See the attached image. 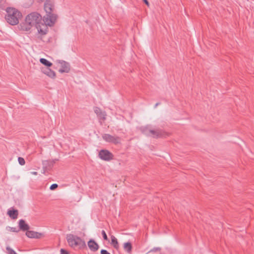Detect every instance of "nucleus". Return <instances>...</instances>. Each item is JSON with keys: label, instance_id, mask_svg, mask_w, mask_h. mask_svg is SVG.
Wrapping results in <instances>:
<instances>
[{"label": "nucleus", "instance_id": "1", "mask_svg": "<svg viewBox=\"0 0 254 254\" xmlns=\"http://www.w3.org/2000/svg\"><path fill=\"white\" fill-rule=\"evenodd\" d=\"M42 16L37 12H33L27 15L25 21L19 25V28L23 31H28L31 28L35 26L39 33L46 34V30L41 28V25L45 27L46 25L42 22Z\"/></svg>", "mask_w": 254, "mask_h": 254}, {"label": "nucleus", "instance_id": "2", "mask_svg": "<svg viewBox=\"0 0 254 254\" xmlns=\"http://www.w3.org/2000/svg\"><path fill=\"white\" fill-rule=\"evenodd\" d=\"M44 9L46 12V15L43 17V22L46 25L53 26L55 24L57 18V15L53 13L54 10L53 1L51 0H46L44 4Z\"/></svg>", "mask_w": 254, "mask_h": 254}, {"label": "nucleus", "instance_id": "3", "mask_svg": "<svg viewBox=\"0 0 254 254\" xmlns=\"http://www.w3.org/2000/svg\"><path fill=\"white\" fill-rule=\"evenodd\" d=\"M6 14L5 18L6 21L11 25H17L22 14L17 9L13 7H7L6 9Z\"/></svg>", "mask_w": 254, "mask_h": 254}, {"label": "nucleus", "instance_id": "4", "mask_svg": "<svg viewBox=\"0 0 254 254\" xmlns=\"http://www.w3.org/2000/svg\"><path fill=\"white\" fill-rule=\"evenodd\" d=\"M142 132L145 135L154 138H158L168 136L169 134L160 129H152L149 126L144 127L142 128Z\"/></svg>", "mask_w": 254, "mask_h": 254}, {"label": "nucleus", "instance_id": "5", "mask_svg": "<svg viewBox=\"0 0 254 254\" xmlns=\"http://www.w3.org/2000/svg\"><path fill=\"white\" fill-rule=\"evenodd\" d=\"M66 240L68 245L72 248L82 249L86 246L83 240L79 237L72 234L67 235Z\"/></svg>", "mask_w": 254, "mask_h": 254}, {"label": "nucleus", "instance_id": "6", "mask_svg": "<svg viewBox=\"0 0 254 254\" xmlns=\"http://www.w3.org/2000/svg\"><path fill=\"white\" fill-rule=\"evenodd\" d=\"M99 158L104 161H109L113 159V155L107 150L102 149L99 152Z\"/></svg>", "mask_w": 254, "mask_h": 254}, {"label": "nucleus", "instance_id": "7", "mask_svg": "<svg viewBox=\"0 0 254 254\" xmlns=\"http://www.w3.org/2000/svg\"><path fill=\"white\" fill-rule=\"evenodd\" d=\"M103 138L107 142L118 144L120 143V139L117 137L112 136L109 134H105L103 135Z\"/></svg>", "mask_w": 254, "mask_h": 254}, {"label": "nucleus", "instance_id": "8", "mask_svg": "<svg viewBox=\"0 0 254 254\" xmlns=\"http://www.w3.org/2000/svg\"><path fill=\"white\" fill-rule=\"evenodd\" d=\"M60 64H61V68L59 69V71L61 73H68L70 70V65L69 63L62 61L60 62Z\"/></svg>", "mask_w": 254, "mask_h": 254}, {"label": "nucleus", "instance_id": "9", "mask_svg": "<svg viewBox=\"0 0 254 254\" xmlns=\"http://www.w3.org/2000/svg\"><path fill=\"white\" fill-rule=\"evenodd\" d=\"M26 235L30 238H40L43 235L42 234L33 231H27Z\"/></svg>", "mask_w": 254, "mask_h": 254}, {"label": "nucleus", "instance_id": "10", "mask_svg": "<svg viewBox=\"0 0 254 254\" xmlns=\"http://www.w3.org/2000/svg\"><path fill=\"white\" fill-rule=\"evenodd\" d=\"M88 246L90 250L93 252L97 251L99 249V246L93 240L91 239L88 242Z\"/></svg>", "mask_w": 254, "mask_h": 254}, {"label": "nucleus", "instance_id": "11", "mask_svg": "<svg viewBox=\"0 0 254 254\" xmlns=\"http://www.w3.org/2000/svg\"><path fill=\"white\" fill-rule=\"evenodd\" d=\"M18 226L19 229L22 231H27L29 229V226L25 223V221L23 219H20L19 220Z\"/></svg>", "mask_w": 254, "mask_h": 254}, {"label": "nucleus", "instance_id": "12", "mask_svg": "<svg viewBox=\"0 0 254 254\" xmlns=\"http://www.w3.org/2000/svg\"><path fill=\"white\" fill-rule=\"evenodd\" d=\"M42 72L44 74L51 78H54L56 76V73L55 71L51 70L50 68L48 67L43 69Z\"/></svg>", "mask_w": 254, "mask_h": 254}, {"label": "nucleus", "instance_id": "13", "mask_svg": "<svg viewBox=\"0 0 254 254\" xmlns=\"http://www.w3.org/2000/svg\"><path fill=\"white\" fill-rule=\"evenodd\" d=\"M8 214L12 219H16L18 216V211L17 210H9L8 211Z\"/></svg>", "mask_w": 254, "mask_h": 254}, {"label": "nucleus", "instance_id": "14", "mask_svg": "<svg viewBox=\"0 0 254 254\" xmlns=\"http://www.w3.org/2000/svg\"><path fill=\"white\" fill-rule=\"evenodd\" d=\"M40 62L43 64L46 65L48 67H50L52 65V63L44 58H41Z\"/></svg>", "mask_w": 254, "mask_h": 254}, {"label": "nucleus", "instance_id": "15", "mask_svg": "<svg viewBox=\"0 0 254 254\" xmlns=\"http://www.w3.org/2000/svg\"><path fill=\"white\" fill-rule=\"evenodd\" d=\"M111 244L115 249H118L119 247L117 239L114 236H111Z\"/></svg>", "mask_w": 254, "mask_h": 254}, {"label": "nucleus", "instance_id": "16", "mask_svg": "<svg viewBox=\"0 0 254 254\" xmlns=\"http://www.w3.org/2000/svg\"><path fill=\"white\" fill-rule=\"evenodd\" d=\"M6 250L7 251L8 254H17L9 246L6 247Z\"/></svg>", "mask_w": 254, "mask_h": 254}, {"label": "nucleus", "instance_id": "17", "mask_svg": "<svg viewBox=\"0 0 254 254\" xmlns=\"http://www.w3.org/2000/svg\"><path fill=\"white\" fill-rule=\"evenodd\" d=\"M18 161L19 162V164L21 165H24L25 163L24 159L22 157H18Z\"/></svg>", "mask_w": 254, "mask_h": 254}, {"label": "nucleus", "instance_id": "18", "mask_svg": "<svg viewBox=\"0 0 254 254\" xmlns=\"http://www.w3.org/2000/svg\"><path fill=\"white\" fill-rule=\"evenodd\" d=\"M105 114L104 112H101L99 115L98 116V117L100 119H102L103 120H105L106 118H105Z\"/></svg>", "mask_w": 254, "mask_h": 254}, {"label": "nucleus", "instance_id": "19", "mask_svg": "<svg viewBox=\"0 0 254 254\" xmlns=\"http://www.w3.org/2000/svg\"><path fill=\"white\" fill-rule=\"evenodd\" d=\"M94 112L96 114L97 116L99 115V114L102 112L100 108L98 107H95L94 108Z\"/></svg>", "mask_w": 254, "mask_h": 254}, {"label": "nucleus", "instance_id": "20", "mask_svg": "<svg viewBox=\"0 0 254 254\" xmlns=\"http://www.w3.org/2000/svg\"><path fill=\"white\" fill-rule=\"evenodd\" d=\"M58 186L57 184H53L50 186V189L51 190H54L58 187Z\"/></svg>", "mask_w": 254, "mask_h": 254}, {"label": "nucleus", "instance_id": "21", "mask_svg": "<svg viewBox=\"0 0 254 254\" xmlns=\"http://www.w3.org/2000/svg\"><path fill=\"white\" fill-rule=\"evenodd\" d=\"M102 235L103 236L104 239L105 240H107V239H108L107 236L106 232L104 230L102 231Z\"/></svg>", "mask_w": 254, "mask_h": 254}, {"label": "nucleus", "instance_id": "22", "mask_svg": "<svg viewBox=\"0 0 254 254\" xmlns=\"http://www.w3.org/2000/svg\"><path fill=\"white\" fill-rule=\"evenodd\" d=\"M160 250H161L160 248H154L153 249L151 250V251H150L149 252V253H152V252H160Z\"/></svg>", "mask_w": 254, "mask_h": 254}, {"label": "nucleus", "instance_id": "23", "mask_svg": "<svg viewBox=\"0 0 254 254\" xmlns=\"http://www.w3.org/2000/svg\"><path fill=\"white\" fill-rule=\"evenodd\" d=\"M9 230L12 232H18V230L15 227H9Z\"/></svg>", "mask_w": 254, "mask_h": 254}, {"label": "nucleus", "instance_id": "24", "mask_svg": "<svg viewBox=\"0 0 254 254\" xmlns=\"http://www.w3.org/2000/svg\"><path fill=\"white\" fill-rule=\"evenodd\" d=\"M132 246L130 243L128 242V253H130L131 251Z\"/></svg>", "mask_w": 254, "mask_h": 254}, {"label": "nucleus", "instance_id": "25", "mask_svg": "<svg viewBox=\"0 0 254 254\" xmlns=\"http://www.w3.org/2000/svg\"><path fill=\"white\" fill-rule=\"evenodd\" d=\"M61 254H69L68 252L65 251V250L62 249L60 250Z\"/></svg>", "mask_w": 254, "mask_h": 254}, {"label": "nucleus", "instance_id": "26", "mask_svg": "<svg viewBox=\"0 0 254 254\" xmlns=\"http://www.w3.org/2000/svg\"><path fill=\"white\" fill-rule=\"evenodd\" d=\"M101 254H111L107 250L102 249L101 251Z\"/></svg>", "mask_w": 254, "mask_h": 254}, {"label": "nucleus", "instance_id": "27", "mask_svg": "<svg viewBox=\"0 0 254 254\" xmlns=\"http://www.w3.org/2000/svg\"><path fill=\"white\" fill-rule=\"evenodd\" d=\"M124 248L125 250H127V242L124 243Z\"/></svg>", "mask_w": 254, "mask_h": 254}, {"label": "nucleus", "instance_id": "28", "mask_svg": "<svg viewBox=\"0 0 254 254\" xmlns=\"http://www.w3.org/2000/svg\"><path fill=\"white\" fill-rule=\"evenodd\" d=\"M142 0L144 1V3H145V4H146L148 6H149V2H148V0Z\"/></svg>", "mask_w": 254, "mask_h": 254}, {"label": "nucleus", "instance_id": "29", "mask_svg": "<svg viewBox=\"0 0 254 254\" xmlns=\"http://www.w3.org/2000/svg\"><path fill=\"white\" fill-rule=\"evenodd\" d=\"M30 173L34 175H37V172H31Z\"/></svg>", "mask_w": 254, "mask_h": 254}, {"label": "nucleus", "instance_id": "30", "mask_svg": "<svg viewBox=\"0 0 254 254\" xmlns=\"http://www.w3.org/2000/svg\"><path fill=\"white\" fill-rule=\"evenodd\" d=\"M159 105V103H157L155 105V108L157 107Z\"/></svg>", "mask_w": 254, "mask_h": 254}, {"label": "nucleus", "instance_id": "31", "mask_svg": "<svg viewBox=\"0 0 254 254\" xmlns=\"http://www.w3.org/2000/svg\"><path fill=\"white\" fill-rule=\"evenodd\" d=\"M2 0H0V4L1 3Z\"/></svg>", "mask_w": 254, "mask_h": 254}, {"label": "nucleus", "instance_id": "32", "mask_svg": "<svg viewBox=\"0 0 254 254\" xmlns=\"http://www.w3.org/2000/svg\"><path fill=\"white\" fill-rule=\"evenodd\" d=\"M40 1H43L44 0H39Z\"/></svg>", "mask_w": 254, "mask_h": 254}]
</instances>
